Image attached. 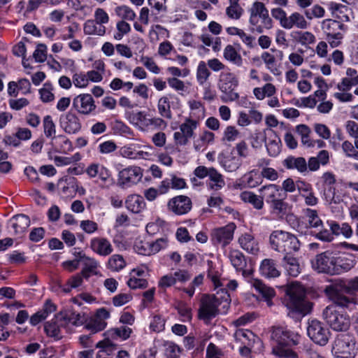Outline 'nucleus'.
I'll use <instances>...</instances> for the list:
<instances>
[{
	"label": "nucleus",
	"instance_id": "1",
	"mask_svg": "<svg viewBox=\"0 0 358 358\" xmlns=\"http://www.w3.org/2000/svg\"><path fill=\"white\" fill-rule=\"evenodd\" d=\"M331 298L334 304L324 310L323 318L333 330L346 331L350 327V319L342 309H352L355 305V299L338 293H335Z\"/></svg>",
	"mask_w": 358,
	"mask_h": 358
},
{
	"label": "nucleus",
	"instance_id": "2",
	"mask_svg": "<svg viewBox=\"0 0 358 358\" xmlns=\"http://www.w3.org/2000/svg\"><path fill=\"white\" fill-rule=\"evenodd\" d=\"M273 352L280 357L299 358L289 348L299 343L301 336L286 326H273L271 329Z\"/></svg>",
	"mask_w": 358,
	"mask_h": 358
},
{
	"label": "nucleus",
	"instance_id": "3",
	"mask_svg": "<svg viewBox=\"0 0 358 358\" xmlns=\"http://www.w3.org/2000/svg\"><path fill=\"white\" fill-rule=\"evenodd\" d=\"M285 306L287 315L292 318H298L308 314L312 308L311 303L306 300V290L299 282L290 284L286 290Z\"/></svg>",
	"mask_w": 358,
	"mask_h": 358
},
{
	"label": "nucleus",
	"instance_id": "4",
	"mask_svg": "<svg viewBox=\"0 0 358 358\" xmlns=\"http://www.w3.org/2000/svg\"><path fill=\"white\" fill-rule=\"evenodd\" d=\"M269 245L273 250L285 255L299 251L301 242L294 234L278 229L271 233Z\"/></svg>",
	"mask_w": 358,
	"mask_h": 358
},
{
	"label": "nucleus",
	"instance_id": "5",
	"mask_svg": "<svg viewBox=\"0 0 358 358\" xmlns=\"http://www.w3.org/2000/svg\"><path fill=\"white\" fill-rule=\"evenodd\" d=\"M249 12V22L252 31L261 34L264 29H270L272 27V20L264 3L255 1L250 8Z\"/></svg>",
	"mask_w": 358,
	"mask_h": 358
},
{
	"label": "nucleus",
	"instance_id": "6",
	"mask_svg": "<svg viewBox=\"0 0 358 358\" xmlns=\"http://www.w3.org/2000/svg\"><path fill=\"white\" fill-rule=\"evenodd\" d=\"M263 201L270 205V208L274 213H282L287 210V203L284 201L286 194L282 193L280 186L275 184H269L262 186L259 189Z\"/></svg>",
	"mask_w": 358,
	"mask_h": 358
},
{
	"label": "nucleus",
	"instance_id": "7",
	"mask_svg": "<svg viewBox=\"0 0 358 358\" xmlns=\"http://www.w3.org/2000/svg\"><path fill=\"white\" fill-rule=\"evenodd\" d=\"M238 85V78L229 69L220 73L217 87L222 93L220 99L222 102L235 101L239 99V94L236 92Z\"/></svg>",
	"mask_w": 358,
	"mask_h": 358
},
{
	"label": "nucleus",
	"instance_id": "8",
	"mask_svg": "<svg viewBox=\"0 0 358 358\" xmlns=\"http://www.w3.org/2000/svg\"><path fill=\"white\" fill-rule=\"evenodd\" d=\"M326 34L327 41L332 48L338 47L344 38L348 27L338 20L332 19L324 20L321 25Z\"/></svg>",
	"mask_w": 358,
	"mask_h": 358
},
{
	"label": "nucleus",
	"instance_id": "9",
	"mask_svg": "<svg viewBox=\"0 0 358 358\" xmlns=\"http://www.w3.org/2000/svg\"><path fill=\"white\" fill-rule=\"evenodd\" d=\"M334 358H354L357 353L355 338L350 334L337 335L332 346Z\"/></svg>",
	"mask_w": 358,
	"mask_h": 358
},
{
	"label": "nucleus",
	"instance_id": "10",
	"mask_svg": "<svg viewBox=\"0 0 358 358\" xmlns=\"http://www.w3.org/2000/svg\"><path fill=\"white\" fill-rule=\"evenodd\" d=\"M199 124V120L191 117L185 118L179 125V130L173 134V141L177 146H185L194 136V131Z\"/></svg>",
	"mask_w": 358,
	"mask_h": 358
},
{
	"label": "nucleus",
	"instance_id": "11",
	"mask_svg": "<svg viewBox=\"0 0 358 358\" xmlns=\"http://www.w3.org/2000/svg\"><path fill=\"white\" fill-rule=\"evenodd\" d=\"M194 174L199 179L208 178V187L211 190L218 191L225 185L224 176L215 168L199 166L194 171Z\"/></svg>",
	"mask_w": 358,
	"mask_h": 358
},
{
	"label": "nucleus",
	"instance_id": "12",
	"mask_svg": "<svg viewBox=\"0 0 358 358\" xmlns=\"http://www.w3.org/2000/svg\"><path fill=\"white\" fill-rule=\"evenodd\" d=\"M336 254L330 250H327L317 255L312 260L313 268L318 273L334 275Z\"/></svg>",
	"mask_w": 358,
	"mask_h": 358
},
{
	"label": "nucleus",
	"instance_id": "13",
	"mask_svg": "<svg viewBox=\"0 0 358 358\" xmlns=\"http://www.w3.org/2000/svg\"><path fill=\"white\" fill-rule=\"evenodd\" d=\"M220 299L215 295H204L201 299L199 308V317L205 321H209L215 317L218 313V306Z\"/></svg>",
	"mask_w": 358,
	"mask_h": 358
},
{
	"label": "nucleus",
	"instance_id": "14",
	"mask_svg": "<svg viewBox=\"0 0 358 358\" xmlns=\"http://www.w3.org/2000/svg\"><path fill=\"white\" fill-rule=\"evenodd\" d=\"M143 176V169L137 166H129L118 173L117 185L122 188H129L138 183Z\"/></svg>",
	"mask_w": 358,
	"mask_h": 358
},
{
	"label": "nucleus",
	"instance_id": "15",
	"mask_svg": "<svg viewBox=\"0 0 358 358\" xmlns=\"http://www.w3.org/2000/svg\"><path fill=\"white\" fill-rule=\"evenodd\" d=\"M307 333L309 338L320 346L326 345L331 336L329 329L317 320L308 322Z\"/></svg>",
	"mask_w": 358,
	"mask_h": 358
},
{
	"label": "nucleus",
	"instance_id": "16",
	"mask_svg": "<svg viewBox=\"0 0 358 358\" xmlns=\"http://www.w3.org/2000/svg\"><path fill=\"white\" fill-rule=\"evenodd\" d=\"M236 225L229 223L224 227L212 229L210 232V240L213 244L225 247L229 245L234 238V233Z\"/></svg>",
	"mask_w": 358,
	"mask_h": 358
},
{
	"label": "nucleus",
	"instance_id": "17",
	"mask_svg": "<svg viewBox=\"0 0 358 358\" xmlns=\"http://www.w3.org/2000/svg\"><path fill=\"white\" fill-rule=\"evenodd\" d=\"M59 126L68 134H76L82 128L79 117L72 111H69L60 115Z\"/></svg>",
	"mask_w": 358,
	"mask_h": 358
},
{
	"label": "nucleus",
	"instance_id": "18",
	"mask_svg": "<svg viewBox=\"0 0 358 358\" xmlns=\"http://www.w3.org/2000/svg\"><path fill=\"white\" fill-rule=\"evenodd\" d=\"M167 208L169 211L177 215H185L191 210L192 201L187 196H177L169 201Z\"/></svg>",
	"mask_w": 358,
	"mask_h": 358
},
{
	"label": "nucleus",
	"instance_id": "19",
	"mask_svg": "<svg viewBox=\"0 0 358 358\" xmlns=\"http://www.w3.org/2000/svg\"><path fill=\"white\" fill-rule=\"evenodd\" d=\"M73 106L80 113L89 115L96 108L93 97L90 94H82L74 98Z\"/></svg>",
	"mask_w": 358,
	"mask_h": 358
},
{
	"label": "nucleus",
	"instance_id": "20",
	"mask_svg": "<svg viewBox=\"0 0 358 358\" xmlns=\"http://www.w3.org/2000/svg\"><path fill=\"white\" fill-rule=\"evenodd\" d=\"M129 122L141 131L150 129V117L144 110L131 111L128 114Z\"/></svg>",
	"mask_w": 358,
	"mask_h": 358
},
{
	"label": "nucleus",
	"instance_id": "21",
	"mask_svg": "<svg viewBox=\"0 0 358 358\" xmlns=\"http://www.w3.org/2000/svg\"><path fill=\"white\" fill-rule=\"evenodd\" d=\"M357 264V259L354 255L347 254L343 256H336L334 264V275H341L350 271Z\"/></svg>",
	"mask_w": 358,
	"mask_h": 358
},
{
	"label": "nucleus",
	"instance_id": "22",
	"mask_svg": "<svg viewBox=\"0 0 358 358\" xmlns=\"http://www.w3.org/2000/svg\"><path fill=\"white\" fill-rule=\"evenodd\" d=\"M90 247L96 254L106 257L113 252V248L110 242L103 237H95L90 240Z\"/></svg>",
	"mask_w": 358,
	"mask_h": 358
},
{
	"label": "nucleus",
	"instance_id": "23",
	"mask_svg": "<svg viewBox=\"0 0 358 358\" xmlns=\"http://www.w3.org/2000/svg\"><path fill=\"white\" fill-rule=\"evenodd\" d=\"M57 320H63L64 326L72 324L76 327L83 325L87 320L85 313L76 312H60L57 314Z\"/></svg>",
	"mask_w": 358,
	"mask_h": 358
},
{
	"label": "nucleus",
	"instance_id": "24",
	"mask_svg": "<svg viewBox=\"0 0 358 358\" xmlns=\"http://www.w3.org/2000/svg\"><path fill=\"white\" fill-rule=\"evenodd\" d=\"M86 173L90 178L99 176L103 182H107L111 176V173L108 168L98 163L90 164L86 169Z\"/></svg>",
	"mask_w": 358,
	"mask_h": 358
},
{
	"label": "nucleus",
	"instance_id": "25",
	"mask_svg": "<svg viewBox=\"0 0 358 358\" xmlns=\"http://www.w3.org/2000/svg\"><path fill=\"white\" fill-rule=\"evenodd\" d=\"M282 165L287 169L296 170L301 173L308 172L307 162L302 157L289 156L282 161Z\"/></svg>",
	"mask_w": 358,
	"mask_h": 358
},
{
	"label": "nucleus",
	"instance_id": "26",
	"mask_svg": "<svg viewBox=\"0 0 358 358\" xmlns=\"http://www.w3.org/2000/svg\"><path fill=\"white\" fill-rule=\"evenodd\" d=\"M259 272L262 276L266 278H274L280 275V271L277 267L275 261L272 259H265L262 261L259 266Z\"/></svg>",
	"mask_w": 358,
	"mask_h": 358
},
{
	"label": "nucleus",
	"instance_id": "27",
	"mask_svg": "<svg viewBox=\"0 0 358 358\" xmlns=\"http://www.w3.org/2000/svg\"><path fill=\"white\" fill-rule=\"evenodd\" d=\"M335 290L341 289V291L354 294L358 292V276L348 279L338 280L332 287Z\"/></svg>",
	"mask_w": 358,
	"mask_h": 358
},
{
	"label": "nucleus",
	"instance_id": "28",
	"mask_svg": "<svg viewBox=\"0 0 358 358\" xmlns=\"http://www.w3.org/2000/svg\"><path fill=\"white\" fill-rule=\"evenodd\" d=\"M251 285L257 292L262 294L268 306H271L273 305L271 299L275 295V290L272 287L266 286L260 280H252Z\"/></svg>",
	"mask_w": 358,
	"mask_h": 358
},
{
	"label": "nucleus",
	"instance_id": "29",
	"mask_svg": "<svg viewBox=\"0 0 358 358\" xmlns=\"http://www.w3.org/2000/svg\"><path fill=\"white\" fill-rule=\"evenodd\" d=\"M83 268L81 274L85 279H88L92 275H99L100 272L99 268L100 266L99 262L93 257H88L85 258L82 262Z\"/></svg>",
	"mask_w": 358,
	"mask_h": 358
},
{
	"label": "nucleus",
	"instance_id": "30",
	"mask_svg": "<svg viewBox=\"0 0 358 358\" xmlns=\"http://www.w3.org/2000/svg\"><path fill=\"white\" fill-rule=\"evenodd\" d=\"M241 247L252 255H256L259 250V243L250 234H244L238 238Z\"/></svg>",
	"mask_w": 358,
	"mask_h": 358
},
{
	"label": "nucleus",
	"instance_id": "31",
	"mask_svg": "<svg viewBox=\"0 0 358 358\" xmlns=\"http://www.w3.org/2000/svg\"><path fill=\"white\" fill-rule=\"evenodd\" d=\"M215 138V134L208 130L201 132L199 136L193 141V147L196 151H203L207 146L213 143Z\"/></svg>",
	"mask_w": 358,
	"mask_h": 358
},
{
	"label": "nucleus",
	"instance_id": "32",
	"mask_svg": "<svg viewBox=\"0 0 358 358\" xmlns=\"http://www.w3.org/2000/svg\"><path fill=\"white\" fill-rule=\"evenodd\" d=\"M126 208L134 213H139L145 208V202L143 196L138 194H131L125 201Z\"/></svg>",
	"mask_w": 358,
	"mask_h": 358
},
{
	"label": "nucleus",
	"instance_id": "33",
	"mask_svg": "<svg viewBox=\"0 0 358 358\" xmlns=\"http://www.w3.org/2000/svg\"><path fill=\"white\" fill-rule=\"evenodd\" d=\"M268 131L271 133V135L268 143H266L267 152L271 157H276L281 151V140L273 130L269 129Z\"/></svg>",
	"mask_w": 358,
	"mask_h": 358
},
{
	"label": "nucleus",
	"instance_id": "34",
	"mask_svg": "<svg viewBox=\"0 0 358 358\" xmlns=\"http://www.w3.org/2000/svg\"><path fill=\"white\" fill-rule=\"evenodd\" d=\"M10 222L15 233L21 234L29 227L30 220L27 215L20 214L13 217Z\"/></svg>",
	"mask_w": 358,
	"mask_h": 358
},
{
	"label": "nucleus",
	"instance_id": "35",
	"mask_svg": "<svg viewBox=\"0 0 358 358\" xmlns=\"http://www.w3.org/2000/svg\"><path fill=\"white\" fill-rule=\"evenodd\" d=\"M308 23L303 15L298 12H294L287 17L284 29H291L295 27L298 29H304L308 27Z\"/></svg>",
	"mask_w": 358,
	"mask_h": 358
},
{
	"label": "nucleus",
	"instance_id": "36",
	"mask_svg": "<svg viewBox=\"0 0 358 358\" xmlns=\"http://www.w3.org/2000/svg\"><path fill=\"white\" fill-rule=\"evenodd\" d=\"M236 340L241 343V345L254 348L255 343H259L260 339L256 336L251 331H238L236 333Z\"/></svg>",
	"mask_w": 358,
	"mask_h": 358
},
{
	"label": "nucleus",
	"instance_id": "37",
	"mask_svg": "<svg viewBox=\"0 0 358 358\" xmlns=\"http://www.w3.org/2000/svg\"><path fill=\"white\" fill-rule=\"evenodd\" d=\"M58 189L60 194L66 196L73 197L76 191V179L74 178H62L57 183Z\"/></svg>",
	"mask_w": 358,
	"mask_h": 358
},
{
	"label": "nucleus",
	"instance_id": "38",
	"mask_svg": "<svg viewBox=\"0 0 358 358\" xmlns=\"http://www.w3.org/2000/svg\"><path fill=\"white\" fill-rule=\"evenodd\" d=\"M240 198L241 201L251 204L257 210H262L264 208V203L262 194L257 195L252 192L244 191L241 193Z\"/></svg>",
	"mask_w": 358,
	"mask_h": 358
},
{
	"label": "nucleus",
	"instance_id": "39",
	"mask_svg": "<svg viewBox=\"0 0 358 358\" xmlns=\"http://www.w3.org/2000/svg\"><path fill=\"white\" fill-rule=\"evenodd\" d=\"M284 266L287 273L292 277H296L301 273L299 261L292 254L285 255L283 257Z\"/></svg>",
	"mask_w": 358,
	"mask_h": 358
},
{
	"label": "nucleus",
	"instance_id": "40",
	"mask_svg": "<svg viewBox=\"0 0 358 358\" xmlns=\"http://www.w3.org/2000/svg\"><path fill=\"white\" fill-rule=\"evenodd\" d=\"M261 59L264 62L266 69L274 76H280L281 71L280 66L277 65L275 57L268 52H263L261 55Z\"/></svg>",
	"mask_w": 358,
	"mask_h": 358
},
{
	"label": "nucleus",
	"instance_id": "41",
	"mask_svg": "<svg viewBox=\"0 0 358 358\" xmlns=\"http://www.w3.org/2000/svg\"><path fill=\"white\" fill-rule=\"evenodd\" d=\"M291 36L294 41L303 46L313 44L316 41L315 35L310 31H296Z\"/></svg>",
	"mask_w": 358,
	"mask_h": 358
},
{
	"label": "nucleus",
	"instance_id": "42",
	"mask_svg": "<svg viewBox=\"0 0 358 358\" xmlns=\"http://www.w3.org/2000/svg\"><path fill=\"white\" fill-rule=\"evenodd\" d=\"M52 144L55 146V148L59 152L62 153H68L73 149L70 140L64 135H58L57 137L53 138Z\"/></svg>",
	"mask_w": 358,
	"mask_h": 358
},
{
	"label": "nucleus",
	"instance_id": "43",
	"mask_svg": "<svg viewBox=\"0 0 358 358\" xmlns=\"http://www.w3.org/2000/svg\"><path fill=\"white\" fill-rule=\"evenodd\" d=\"M208 277L211 279L215 287H226L230 290H235L238 286L236 280H230L228 282L220 281L217 272L213 271L210 268L208 271Z\"/></svg>",
	"mask_w": 358,
	"mask_h": 358
},
{
	"label": "nucleus",
	"instance_id": "44",
	"mask_svg": "<svg viewBox=\"0 0 358 358\" xmlns=\"http://www.w3.org/2000/svg\"><path fill=\"white\" fill-rule=\"evenodd\" d=\"M64 326L63 320H57L56 315L55 318L45 323L44 329L48 336L58 338L60 334V327Z\"/></svg>",
	"mask_w": 358,
	"mask_h": 358
},
{
	"label": "nucleus",
	"instance_id": "45",
	"mask_svg": "<svg viewBox=\"0 0 358 358\" xmlns=\"http://www.w3.org/2000/svg\"><path fill=\"white\" fill-rule=\"evenodd\" d=\"M165 358H180L181 348L173 341H165L162 343Z\"/></svg>",
	"mask_w": 358,
	"mask_h": 358
},
{
	"label": "nucleus",
	"instance_id": "46",
	"mask_svg": "<svg viewBox=\"0 0 358 358\" xmlns=\"http://www.w3.org/2000/svg\"><path fill=\"white\" fill-rule=\"evenodd\" d=\"M305 220L310 228H319L322 226V221L318 216L317 211L310 208L304 210Z\"/></svg>",
	"mask_w": 358,
	"mask_h": 358
},
{
	"label": "nucleus",
	"instance_id": "47",
	"mask_svg": "<svg viewBox=\"0 0 358 358\" xmlns=\"http://www.w3.org/2000/svg\"><path fill=\"white\" fill-rule=\"evenodd\" d=\"M210 74L211 73L206 63L204 61L199 62L196 72V78L199 85L204 86L210 76Z\"/></svg>",
	"mask_w": 358,
	"mask_h": 358
},
{
	"label": "nucleus",
	"instance_id": "48",
	"mask_svg": "<svg viewBox=\"0 0 358 358\" xmlns=\"http://www.w3.org/2000/svg\"><path fill=\"white\" fill-rule=\"evenodd\" d=\"M275 93L276 88L271 83H266L262 87H255L253 90V94L258 100H263L266 96H273Z\"/></svg>",
	"mask_w": 358,
	"mask_h": 358
},
{
	"label": "nucleus",
	"instance_id": "49",
	"mask_svg": "<svg viewBox=\"0 0 358 358\" xmlns=\"http://www.w3.org/2000/svg\"><path fill=\"white\" fill-rule=\"evenodd\" d=\"M157 109L159 115L162 117L171 120L172 113L171 110V104L169 98L166 96H162L157 102Z\"/></svg>",
	"mask_w": 358,
	"mask_h": 358
},
{
	"label": "nucleus",
	"instance_id": "50",
	"mask_svg": "<svg viewBox=\"0 0 358 358\" xmlns=\"http://www.w3.org/2000/svg\"><path fill=\"white\" fill-rule=\"evenodd\" d=\"M93 20H87L83 26L84 33L87 35L103 36L106 33V27L103 25L97 26Z\"/></svg>",
	"mask_w": 358,
	"mask_h": 358
},
{
	"label": "nucleus",
	"instance_id": "51",
	"mask_svg": "<svg viewBox=\"0 0 358 358\" xmlns=\"http://www.w3.org/2000/svg\"><path fill=\"white\" fill-rule=\"evenodd\" d=\"M224 57L233 64L241 66L243 64V59L241 55L231 45H227L224 50Z\"/></svg>",
	"mask_w": 358,
	"mask_h": 358
},
{
	"label": "nucleus",
	"instance_id": "52",
	"mask_svg": "<svg viewBox=\"0 0 358 358\" xmlns=\"http://www.w3.org/2000/svg\"><path fill=\"white\" fill-rule=\"evenodd\" d=\"M229 258L232 266L238 271L246 265L244 255L238 250H231L229 254Z\"/></svg>",
	"mask_w": 358,
	"mask_h": 358
},
{
	"label": "nucleus",
	"instance_id": "53",
	"mask_svg": "<svg viewBox=\"0 0 358 358\" xmlns=\"http://www.w3.org/2000/svg\"><path fill=\"white\" fill-rule=\"evenodd\" d=\"M126 266V262L123 257L120 255H112L107 264L108 269L113 271H119L123 269Z\"/></svg>",
	"mask_w": 358,
	"mask_h": 358
},
{
	"label": "nucleus",
	"instance_id": "54",
	"mask_svg": "<svg viewBox=\"0 0 358 358\" xmlns=\"http://www.w3.org/2000/svg\"><path fill=\"white\" fill-rule=\"evenodd\" d=\"M112 338H120L123 341L127 340L131 336L132 329L127 326H121L120 327L113 328L109 331Z\"/></svg>",
	"mask_w": 358,
	"mask_h": 358
},
{
	"label": "nucleus",
	"instance_id": "55",
	"mask_svg": "<svg viewBox=\"0 0 358 358\" xmlns=\"http://www.w3.org/2000/svg\"><path fill=\"white\" fill-rule=\"evenodd\" d=\"M115 14L123 20L133 21L136 18L135 12L129 6L122 5L115 8Z\"/></svg>",
	"mask_w": 358,
	"mask_h": 358
},
{
	"label": "nucleus",
	"instance_id": "56",
	"mask_svg": "<svg viewBox=\"0 0 358 358\" xmlns=\"http://www.w3.org/2000/svg\"><path fill=\"white\" fill-rule=\"evenodd\" d=\"M43 124L45 136L53 141V138L57 137V136H55V124L52 121V117L50 115H46L43 118Z\"/></svg>",
	"mask_w": 358,
	"mask_h": 358
},
{
	"label": "nucleus",
	"instance_id": "57",
	"mask_svg": "<svg viewBox=\"0 0 358 358\" xmlns=\"http://www.w3.org/2000/svg\"><path fill=\"white\" fill-rule=\"evenodd\" d=\"M53 87L51 83H45L43 87L38 91L41 100L43 103L51 102L55 99V95L52 93Z\"/></svg>",
	"mask_w": 358,
	"mask_h": 358
},
{
	"label": "nucleus",
	"instance_id": "58",
	"mask_svg": "<svg viewBox=\"0 0 358 358\" xmlns=\"http://www.w3.org/2000/svg\"><path fill=\"white\" fill-rule=\"evenodd\" d=\"M266 130H255L251 136V145L255 148H261L266 140Z\"/></svg>",
	"mask_w": 358,
	"mask_h": 358
},
{
	"label": "nucleus",
	"instance_id": "59",
	"mask_svg": "<svg viewBox=\"0 0 358 358\" xmlns=\"http://www.w3.org/2000/svg\"><path fill=\"white\" fill-rule=\"evenodd\" d=\"M240 136L239 131L234 126H227L223 132L222 141L233 142L238 139Z\"/></svg>",
	"mask_w": 358,
	"mask_h": 358
},
{
	"label": "nucleus",
	"instance_id": "60",
	"mask_svg": "<svg viewBox=\"0 0 358 358\" xmlns=\"http://www.w3.org/2000/svg\"><path fill=\"white\" fill-rule=\"evenodd\" d=\"M241 165V160L236 157H227L222 164V167L228 172L236 171Z\"/></svg>",
	"mask_w": 358,
	"mask_h": 358
},
{
	"label": "nucleus",
	"instance_id": "61",
	"mask_svg": "<svg viewBox=\"0 0 358 358\" xmlns=\"http://www.w3.org/2000/svg\"><path fill=\"white\" fill-rule=\"evenodd\" d=\"M167 83L171 88L179 92L180 94L186 92L188 89L185 83L178 78H168Z\"/></svg>",
	"mask_w": 358,
	"mask_h": 358
},
{
	"label": "nucleus",
	"instance_id": "62",
	"mask_svg": "<svg viewBox=\"0 0 358 358\" xmlns=\"http://www.w3.org/2000/svg\"><path fill=\"white\" fill-rule=\"evenodd\" d=\"M169 240L167 237L164 236L157 239L155 241L150 242L151 249H148V252H152V255L159 252L160 250L167 248Z\"/></svg>",
	"mask_w": 358,
	"mask_h": 358
},
{
	"label": "nucleus",
	"instance_id": "63",
	"mask_svg": "<svg viewBox=\"0 0 358 358\" xmlns=\"http://www.w3.org/2000/svg\"><path fill=\"white\" fill-rule=\"evenodd\" d=\"M117 32L114 34V38L121 40L122 37L130 32L131 27L129 23L124 20H120L116 24Z\"/></svg>",
	"mask_w": 358,
	"mask_h": 358
},
{
	"label": "nucleus",
	"instance_id": "64",
	"mask_svg": "<svg viewBox=\"0 0 358 358\" xmlns=\"http://www.w3.org/2000/svg\"><path fill=\"white\" fill-rule=\"evenodd\" d=\"M324 13V9L319 5H315L311 8L306 10L304 13L306 17L309 20H312L314 17H322Z\"/></svg>",
	"mask_w": 358,
	"mask_h": 358
}]
</instances>
